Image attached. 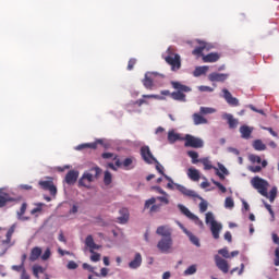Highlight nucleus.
I'll return each mask as SVG.
<instances>
[{"label": "nucleus", "instance_id": "obj_1", "mask_svg": "<svg viewBox=\"0 0 279 279\" xmlns=\"http://www.w3.org/2000/svg\"><path fill=\"white\" fill-rule=\"evenodd\" d=\"M162 196L151 197L145 202L144 208L150 207V213H160V208H162V204L165 206L169 205V193L163 192ZM160 202L161 204H156V202Z\"/></svg>", "mask_w": 279, "mask_h": 279}, {"label": "nucleus", "instance_id": "obj_2", "mask_svg": "<svg viewBox=\"0 0 279 279\" xmlns=\"http://www.w3.org/2000/svg\"><path fill=\"white\" fill-rule=\"evenodd\" d=\"M99 175H101V168L94 167L89 172H84L82 178L78 180V186H85L88 189L92 182H95Z\"/></svg>", "mask_w": 279, "mask_h": 279}, {"label": "nucleus", "instance_id": "obj_3", "mask_svg": "<svg viewBox=\"0 0 279 279\" xmlns=\"http://www.w3.org/2000/svg\"><path fill=\"white\" fill-rule=\"evenodd\" d=\"M171 86L178 90L170 94L171 99H174V101H186L184 93H191V87L182 85L180 82H171Z\"/></svg>", "mask_w": 279, "mask_h": 279}, {"label": "nucleus", "instance_id": "obj_4", "mask_svg": "<svg viewBox=\"0 0 279 279\" xmlns=\"http://www.w3.org/2000/svg\"><path fill=\"white\" fill-rule=\"evenodd\" d=\"M253 189H255L263 197H269L267 190L269 189V182L260 177H254L251 180Z\"/></svg>", "mask_w": 279, "mask_h": 279}, {"label": "nucleus", "instance_id": "obj_5", "mask_svg": "<svg viewBox=\"0 0 279 279\" xmlns=\"http://www.w3.org/2000/svg\"><path fill=\"white\" fill-rule=\"evenodd\" d=\"M167 53L168 56L165 57V61L167 64L171 65V71H180V69H182V59L180 58V54L172 53L171 48H168Z\"/></svg>", "mask_w": 279, "mask_h": 279}, {"label": "nucleus", "instance_id": "obj_6", "mask_svg": "<svg viewBox=\"0 0 279 279\" xmlns=\"http://www.w3.org/2000/svg\"><path fill=\"white\" fill-rule=\"evenodd\" d=\"M182 141H184V147H192L193 149H202L204 147V141L191 134H186L182 137Z\"/></svg>", "mask_w": 279, "mask_h": 279}, {"label": "nucleus", "instance_id": "obj_7", "mask_svg": "<svg viewBox=\"0 0 279 279\" xmlns=\"http://www.w3.org/2000/svg\"><path fill=\"white\" fill-rule=\"evenodd\" d=\"M157 247L162 254H169V252H171V247H173V239L161 238V240L157 244Z\"/></svg>", "mask_w": 279, "mask_h": 279}, {"label": "nucleus", "instance_id": "obj_8", "mask_svg": "<svg viewBox=\"0 0 279 279\" xmlns=\"http://www.w3.org/2000/svg\"><path fill=\"white\" fill-rule=\"evenodd\" d=\"M141 156L147 165H154V162H158V159L154 157V154H151V149H149V146H143L141 148Z\"/></svg>", "mask_w": 279, "mask_h": 279}, {"label": "nucleus", "instance_id": "obj_9", "mask_svg": "<svg viewBox=\"0 0 279 279\" xmlns=\"http://www.w3.org/2000/svg\"><path fill=\"white\" fill-rule=\"evenodd\" d=\"M199 162H202V165L204 166L205 171H210V169H215L216 175H218L220 180H226V177L219 171L217 167L213 166V162L210 161V159H208V157L199 159Z\"/></svg>", "mask_w": 279, "mask_h": 279}, {"label": "nucleus", "instance_id": "obj_10", "mask_svg": "<svg viewBox=\"0 0 279 279\" xmlns=\"http://www.w3.org/2000/svg\"><path fill=\"white\" fill-rule=\"evenodd\" d=\"M39 186L44 190V191H49L50 195H57L58 193V189L56 187V185L53 184V180H49V181H39Z\"/></svg>", "mask_w": 279, "mask_h": 279}, {"label": "nucleus", "instance_id": "obj_11", "mask_svg": "<svg viewBox=\"0 0 279 279\" xmlns=\"http://www.w3.org/2000/svg\"><path fill=\"white\" fill-rule=\"evenodd\" d=\"M215 263L218 269L222 271V274H228L230 271V265H228V260L221 258L219 255L215 256Z\"/></svg>", "mask_w": 279, "mask_h": 279}, {"label": "nucleus", "instance_id": "obj_12", "mask_svg": "<svg viewBox=\"0 0 279 279\" xmlns=\"http://www.w3.org/2000/svg\"><path fill=\"white\" fill-rule=\"evenodd\" d=\"M174 186L177 190H179L180 193H182V195H185V197H199V195H197V193H195V191L189 190L184 185H180V184L175 183Z\"/></svg>", "mask_w": 279, "mask_h": 279}, {"label": "nucleus", "instance_id": "obj_13", "mask_svg": "<svg viewBox=\"0 0 279 279\" xmlns=\"http://www.w3.org/2000/svg\"><path fill=\"white\" fill-rule=\"evenodd\" d=\"M222 93H223V98L226 99L227 104H229V106H233V107L239 106V100L232 96L230 90H228L227 88H223Z\"/></svg>", "mask_w": 279, "mask_h": 279}, {"label": "nucleus", "instance_id": "obj_14", "mask_svg": "<svg viewBox=\"0 0 279 279\" xmlns=\"http://www.w3.org/2000/svg\"><path fill=\"white\" fill-rule=\"evenodd\" d=\"M171 228L169 226H160L156 230V234L162 236L161 239H171Z\"/></svg>", "mask_w": 279, "mask_h": 279}, {"label": "nucleus", "instance_id": "obj_15", "mask_svg": "<svg viewBox=\"0 0 279 279\" xmlns=\"http://www.w3.org/2000/svg\"><path fill=\"white\" fill-rule=\"evenodd\" d=\"M143 265V255L136 253L134 258L129 263L130 269H138Z\"/></svg>", "mask_w": 279, "mask_h": 279}, {"label": "nucleus", "instance_id": "obj_16", "mask_svg": "<svg viewBox=\"0 0 279 279\" xmlns=\"http://www.w3.org/2000/svg\"><path fill=\"white\" fill-rule=\"evenodd\" d=\"M98 145H104V140H96L93 143L81 144L76 147V149H97Z\"/></svg>", "mask_w": 279, "mask_h": 279}, {"label": "nucleus", "instance_id": "obj_17", "mask_svg": "<svg viewBox=\"0 0 279 279\" xmlns=\"http://www.w3.org/2000/svg\"><path fill=\"white\" fill-rule=\"evenodd\" d=\"M10 202H16V198L10 196V194L3 191H0V208L5 207Z\"/></svg>", "mask_w": 279, "mask_h": 279}, {"label": "nucleus", "instance_id": "obj_18", "mask_svg": "<svg viewBox=\"0 0 279 279\" xmlns=\"http://www.w3.org/2000/svg\"><path fill=\"white\" fill-rule=\"evenodd\" d=\"M206 49V43L204 41H198V46H196L193 51L192 56H196V58H203L204 59V51Z\"/></svg>", "mask_w": 279, "mask_h": 279}, {"label": "nucleus", "instance_id": "obj_19", "mask_svg": "<svg viewBox=\"0 0 279 279\" xmlns=\"http://www.w3.org/2000/svg\"><path fill=\"white\" fill-rule=\"evenodd\" d=\"M208 80L209 82H226L228 80V74L214 72L208 75Z\"/></svg>", "mask_w": 279, "mask_h": 279}, {"label": "nucleus", "instance_id": "obj_20", "mask_svg": "<svg viewBox=\"0 0 279 279\" xmlns=\"http://www.w3.org/2000/svg\"><path fill=\"white\" fill-rule=\"evenodd\" d=\"M221 54L219 52H210L208 54L203 56V62L213 63L219 62Z\"/></svg>", "mask_w": 279, "mask_h": 279}, {"label": "nucleus", "instance_id": "obj_21", "mask_svg": "<svg viewBox=\"0 0 279 279\" xmlns=\"http://www.w3.org/2000/svg\"><path fill=\"white\" fill-rule=\"evenodd\" d=\"M41 255H43V248H40L39 246L33 247L29 254L31 263H36V260H38V258H40Z\"/></svg>", "mask_w": 279, "mask_h": 279}, {"label": "nucleus", "instance_id": "obj_22", "mask_svg": "<svg viewBox=\"0 0 279 279\" xmlns=\"http://www.w3.org/2000/svg\"><path fill=\"white\" fill-rule=\"evenodd\" d=\"M223 119H226L230 130H235L239 125V120L234 119V116L227 113L223 116Z\"/></svg>", "mask_w": 279, "mask_h": 279}, {"label": "nucleus", "instance_id": "obj_23", "mask_svg": "<svg viewBox=\"0 0 279 279\" xmlns=\"http://www.w3.org/2000/svg\"><path fill=\"white\" fill-rule=\"evenodd\" d=\"M120 216L118 217L119 223H128L130 220V210L128 208H121L119 210Z\"/></svg>", "mask_w": 279, "mask_h": 279}, {"label": "nucleus", "instance_id": "obj_24", "mask_svg": "<svg viewBox=\"0 0 279 279\" xmlns=\"http://www.w3.org/2000/svg\"><path fill=\"white\" fill-rule=\"evenodd\" d=\"M27 211V203H23L20 210L16 213L19 221H29L28 216H23Z\"/></svg>", "mask_w": 279, "mask_h": 279}, {"label": "nucleus", "instance_id": "obj_25", "mask_svg": "<svg viewBox=\"0 0 279 279\" xmlns=\"http://www.w3.org/2000/svg\"><path fill=\"white\" fill-rule=\"evenodd\" d=\"M248 159L251 160V162H253L254 165H260L262 163V167L263 169H265V167H267V160H263L260 158V156L258 155H250L248 156Z\"/></svg>", "mask_w": 279, "mask_h": 279}, {"label": "nucleus", "instance_id": "obj_26", "mask_svg": "<svg viewBox=\"0 0 279 279\" xmlns=\"http://www.w3.org/2000/svg\"><path fill=\"white\" fill-rule=\"evenodd\" d=\"M85 245L89 247V252H93L95 250H99V245L95 243V240L93 239V235H87L85 239Z\"/></svg>", "mask_w": 279, "mask_h": 279}, {"label": "nucleus", "instance_id": "obj_27", "mask_svg": "<svg viewBox=\"0 0 279 279\" xmlns=\"http://www.w3.org/2000/svg\"><path fill=\"white\" fill-rule=\"evenodd\" d=\"M187 177L190 178V180H192L193 182H199V170L195 169V168H190L187 170Z\"/></svg>", "mask_w": 279, "mask_h": 279}, {"label": "nucleus", "instance_id": "obj_28", "mask_svg": "<svg viewBox=\"0 0 279 279\" xmlns=\"http://www.w3.org/2000/svg\"><path fill=\"white\" fill-rule=\"evenodd\" d=\"M253 129L247 125H242L240 128L241 136L245 140L251 138Z\"/></svg>", "mask_w": 279, "mask_h": 279}, {"label": "nucleus", "instance_id": "obj_29", "mask_svg": "<svg viewBox=\"0 0 279 279\" xmlns=\"http://www.w3.org/2000/svg\"><path fill=\"white\" fill-rule=\"evenodd\" d=\"M208 65L196 66L193 72L194 77H201V75H206V73H208Z\"/></svg>", "mask_w": 279, "mask_h": 279}, {"label": "nucleus", "instance_id": "obj_30", "mask_svg": "<svg viewBox=\"0 0 279 279\" xmlns=\"http://www.w3.org/2000/svg\"><path fill=\"white\" fill-rule=\"evenodd\" d=\"M210 230L213 233L214 239H219V232H221V223L218 222H213V225H210Z\"/></svg>", "mask_w": 279, "mask_h": 279}, {"label": "nucleus", "instance_id": "obj_31", "mask_svg": "<svg viewBox=\"0 0 279 279\" xmlns=\"http://www.w3.org/2000/svg\"><path fill=\"white\" fill-rule=\"evenodd\" d=\"M193 121H194V125H204V124L208 123V120H206V118H204L199 113L193 114Z\"/></svg>", "mask_w": 279, "mask_h": 279}, {"label": "nucleus", "instance_id": "obj_32", "mask_svg": "<svg viewBox=\"0 0 279 279\" xmlns=\"http://www.w3.org/2000/svg\"><path fill=\"white\" fill-rule=\"evenodd\" d=\"M168 141H169V143L173 144L178 141H184V140H182L180 134L175 133V131H169L168 132Z\"/></svg>", "mask_w": 279, "mask_h": 279}, {"label": "nucleus", "instance_id": "obj_33", "mask_svg": "<svg viewBox=\"0 0 279 279\" xmlns=\"http://www.w3.org/2000/svg\"><path fill=\"white\" fill-rule=\"evenodd\" d=\"M155 163H157L156 169H157L158 173H160L165 178V180H167L168 182H173V179H171V177H169L165 173V167H162V165H160V162L158 160Z\"/></svg>", "mask_w": 279, "mask_h": 279}, {"label": "nucleus", "instance_id": "obj_34", "mask_svg": "<svg viewBox=\"0 0 279 279\" xmlns=\"http://www.w3.org/2000/svg\"><path fill=\"white\" fill-rule=\"evenodd\" d=\"M16 230V223L12 225L10 229L7 232V239L3 241L7 245L12 242V234H14V231Z\"/></svg>", "mask_w": 279, "mask_h": 279}, {"label": "nucleus", "instance_id": "obj_35", "mask_svg": "<svg viewBox=\"0 0 279 279\" xmlns=\"http://www.w3.org/2000/svg\"><path fill=\"white\" fill-rule=\"evenodd\" d=\"M184 232L189 236L191 243H193V245H196V247H199V245H201L199 244V239L195 234H193L191 231H189L186 229L184 230Z\"/></svg>", "mask_w": 279, "mask_h": 279}, {"label": "nucleus", "instance_id": "obj_36", "mask_svg": "<svg viewBox=\"0 0 279 279\" xmlns=\"http://www.w3.org/2000/svg\"><path fill=\"white\" fill-rule=\"evenodd\" d=\"M179 210L182 213V215H184L185 217H187V219H191L194 217L195 214L191 213V210H189V208H186V206L179 204L178 205Z\"/></svg>", "mask_w": 279, "mask_h": 279}, {"label": "nucleus", "instance_id": "obj_37", "mask_svg": "<svg viewBox=\"0 0 279 279\" xmlns=\"http://www.w3.org/2000/svg\"><path fill=\"white\" fill-rule=\"evenodd\" d=\"M253 147L256 151H265V149H267V146L260 140H255L253 142Z\"/></svg>", "mask_w": 279, "mask_h": 279}, {"label": "nucleus", "instance_id": "obj_38", "mask_svg": "<svg viewBox=\"0 0 279 279\" xmlns=\"http://www.w3.org/2000/svg\"><path fill=\"white\" fill-rule=\"evenodd\" d=\"M143 85L148 89L151 90V88H154V81L151 78H149V76H147V74L145 75V78L143 80Z\"/></svg>", "mask_w": 279, "mask_h": 279}, {"label": "nucleus", "instance_id": "obj_39", "mask_svg": "<svg viewBox=\"0 0 279 279\" xmlns=\"http://www.w3.org/2000/svg\"><path fill=\"white\" fill-rule=\"evenodd\" d=\"M187 156L190 158H192L193 165H197V162H199V159H197V158H199V154H197V151L190 150V151H187Z\"/></svg>", "mask_w": 279, "mask_h": 279}, {"label": "nucleus", "instance_id": "obj_40", "mask_svg": "<svg viewBox=\"0 0 279 279\" xmlns=\"http://www.w3.org/2000/svg\"><path fill=\"white\" fill-rule=\"evenodd\" d=\"M278 195V187H272L269 192L268 199L271 204L276 202V196Z\"/></svg>", "mask_w": 279, "mask_h": 279}, {"label": "nucleus", "instance_id": "obj_41", "mask_svg": "<svg viewBox=\"0 0 279 279\" xmlns=\"http://www.w3.org/2000/svg\"><path fill=\"white\" fill-rule=\"evenodd\" d=\"M197 272V265H191L187 269L184 270V276H193V274Z\"/></svg>", "mask_w": 279, "mask_h": 279}, {"label": "nucleus", "instance_id": "obj_42", "mask_svg": "<svg viewBox=\"0 0 279 279\" xmlns=\"http://www.w3.org/2000/svg\"><path fill=\"white\" fill-rule=\"evenodd\" d=\"M198 199H202L199 203V211L201 213H206L208 210V202L204 201L201 196L197 197Z\"/></svg>", "mask_w": 279, "mask_h": 279}, {"label": "nucleus", "instance_id": "obj_43", "mask_svg": "<svg viewBox=\"0 0 279 279\" xmlns=\"http://www.w3.org/2000/svg\"><path fill=\"white\" fill-rule=\"evenodd\" d=\"M45 271V268L43 266L35 265L33 266V274L35 278H38V274H43Z\"/></svg>", "mask_w": 279, "mask_h": 279}, {"label": "nucleus", "instance_id": "obj_44", "mask_svg": "<svg viewBox=\"0 0 279 279\" xmlns=\"http://www.w3.org/2000/svg\"><path fill=\"white\" fill-rule=\"evenodd\" d=\"M205 221L206 223H210V226H213V223H217V221L215 220V216L210 211L206 214Z\"/></svg>", "mask_w": 279, "mask_h": 279}, {"label": "nucleus", "instance_id": "obj_45", "mask_svg": "<svg viewBox=\"0 0 279 279\" xmlns=\"http://www.w3.org/2000/svg\"><path fill=\"white\" fill-rule=\"evenodd\" d=\"M92 256H90V260L93 263H99L101 260V254L96 253L95 251L90 252Z\"/></svg>", "mask_w": 279, "mask_h": 279}, {"label": "nucleus", "instance_id": "obj_46", "mask_svg": "<svg viewBox=\"0 0 279 279\" xmlns=\"http://www.w3.org/2000/svg\"><path fill=\"white\" fill-rule=\"evenodd\" d=\"M199 112L201 114H213L215 109L210 107H201Z\"/></svg>", "mask_w": 279, "mask_h": 279}, {"label": "nucleus", "instance_id": "obj_47", "mask_svg": "<svg viewBox=\"0 0 279 279\" xmlns=\"http://www.w3.org/2000/svg\"><path fill=\"white\" fill-rule=\"evenodd\" d=\"M104 182L107 186L112 184V174L109 171L105 172Z\"/></svg>", "mask_w": 279, "mask_h": 279}, {"label": "nucleus", "instance_id": "obj_48", "mask_svg": "<svg viewBox=\"0 0 279 279\" xmlns=\"http://www.w3.org/2000/svg\"><path fill=\"white\" fill-rule=\"evenodd\" d=\"M132 162H134V158L132 157L125 158L122 161V167H124V169H128L129 167H132Z\"/></svg>", "mask_w": 279, "mask_h": 279}, {"label": "nucleus", "instance_id": "obj_49", "mask_svg": "<svg viewBox=\"0 0 279 279\" xmlns=\"http://www.w3.org/2000/svg\"><path fill=\"white\" fill-rule=\"evenodd\" d=\"M192 221H194V223L196 226H198L199 228H204V221H202L199 219V217H197L196 215H194V217L190 218Z\"/></svg>", "mask_w": 279, "mask_h": 279}, {"label": "nucleus", "instance_id": "obj_50", "mask_svg": "<svg viewBox=\"0 0 279 279\" xmlns=\"http://www.w3.org/2000/svg\"><path fill=\"white\" fill-rule=\"evenodd\" d=\"M225 206L227 208H234V199H232V197H227L225 201Z\"/></svg>", "mask_w": 279, "mask_h": 279}, {"label": "nucleus", "instance_id": "obj_51", "mask_svg": "<svg viewBox=\"0 0 279 279\" xmlns=\"http://www.w3.org/2000/svg\"><path fill=\"white\" fill-rule=\"evenodd\" d=\"M211 182L219 189V191H221V193H226L227 189L223 184L219 183V181H215L214 179H211Z\"/></svg>", "mask_w": 279, "mask_h": 279}, {"label": "nucleus", "instance_id": "obj_52", "mask_svg": "<svg viewBox=\"0 0 279 279\" xmlns=\"http://www.w3.org/2000/svg\"><path fill=\"white\" fill-rule=\"evenodd\" d=\"M49 258H51V250L46 248V251L41 255V260H49Z\"/></svg>", "mask_w": 279, "mask_h": 279}, {"label": "nucleus", "instance_id": "obj_53", "mask_svg": "<svg viewBox=\"0 0 279 279\" xmlns=\"http://www.w3.org/2000/svg\"><path fill=\"white\" fill-rule=\"evenodd\" d=\"M142 97L143 99H165V97L155 94L143 95Z\"/></svg>", "mask_w": 279, "mask_h": 279}, {"label": "nucleus", "instance_id": "obj_54", "mask_svg": "<svg viewBox=\"0 0 279 279\" xmlns=\"http://www.w3.org/2000/svg\"><path fill=\"white\" fill-rule=\"evenodd\" d=\"M218 169L220 170V173L226 178V175H228V169L226 168V166H223V163H218Z\"/></svg>", "mask_w": 279, "mask_h": 279}, {"label": "nucleus", "instance_id": "obj_55", "mask_svg": "<svg viewBox=\"0 0 279 279\" xmlns=\"http://www.w3.org/2000/svg\"><path fill=\"white\" fill-rule=\"evenodd\" d=\"M218 254H220L221 256H223V258H230V252L228 251V248H221L218 251Z\"/></svg>", "mask_w": 279, "mask_h": 279}, {"label": "nucleus", "instance_id": "obj_56", "mask_svg": "<svg viewBox=\"0 0 279 279\" xmlns=\"http://www.w3.org/2000/svg\"><path fill=\"white\" fill-rule=\"evenodd\" d=\"M264 206H265L266 210H268L269 215H271L272 219H275L276 214L274 213V209L271 208V205L264 202Z\"/></svg>", "mask_w": 279, "mask_h": 279}, {"label": "nucleus", "instance_id": "obj_57", "mask_svg": "<svg viewBox=\"0 0 279 279\" xmlns=\"http://www.w3.org/2000/svg\"><path fill=\"white\" fill-rule=\"evenodd\" d=\"M135 64H136V59L135 58L130 59L128 63V71H132Z\"/></svg>", "mask_w": 279, "mask_h": 279}, {"label": "nucleus", "instance_id": "obj_58", "mask_svg": "<svg viewBox=\"0 0 279 279\" xmlns=\"http://www.w3.org/2000/svg\"><path fill=\"white\" fill-rule=\"evenodd\" d=\"M12 269H13V271H22V274H23V269H25V264H21V265H14V266H12Z\"/></svg>", "mask_w": 279, "mask_h": 279}, {"label": "nucleus", "instance_id": "obj_59", "mask_svg": "<svg viewBox=\"0 0 279 279\" xmlns=\"http://www.w3.org/2000/svg\"><path fill=\"white\" fill-rule=\"evenodd\" d=\"M95 276H97L99 278V276H102V278H106V276H108V268H101L100 269V275L99 272H94Z\"/></svg>", "mask_w": 279, "mask_h": 279}, {"label": "nucleus", "instance_id": "obj_60", "mask_svg": "<svg viewBox=\"0 0 279 279\" xmlns=\"http://www.w3.org/2000/svg\"><path fill=\"white\" fill-rule=\"evenodd\" d=\"M198 90L202 93H213V87L202 85L198 87Z\"/></svg>", "mask_w": 279, "mask_h": 279}, {"label": "nucleus", "instance_id": "obj_61", "mask_svg": "<svg viewBox=\"0 0 279 279\" xmlns=\"http://www.w3.org/2000/svg\"><path fill=\"white\" fill-rule=\"evenodd\" d=\"M36 213H43V204H39L37 207L31 210V215H36Z\"/></svg>", "mask_w": 279, "mask_h": 279}, {"label": "nucleus", "instance_id": "obj_62", "mask_svg": "<svg viewBox=\"0 0 279 279\" xmlns=\"http://www.w3.org/2000/svg\"><path fill=\"white\" fill-rule=\"evenodd\" d=\"M71 169V166L70 165H65L63 167H57L56 168V171H59V173H64V171Z\"/></svg>", "mask_w": 279, "mask_h": 279}, {"label": "nucleus", "instance_id": "obj_63", "mask_svg": "<svg viewBox=\"0 0 279 279\" xmlns=\"http://www.w3.org/2000/svg\"><path fill=\"white\" fill-rule=\"evenodd\" d=\"M250 171H252L253 173H260V171H263V167H260V166H252L250 168Z\"/></svg>", "mask_w": 279, "mask_h": 279}, {"label": "nucleus", "instance_id": "obj_64", "mask_svg": "<svg viewBox=\"0 0 279 279\" xmlns=\"http://www.w3.org/2000/svg\"><path fill=\"white\" fill-rule=\"evenodd\" d=\"M64 182L68 183L69 185H71V170L68 171Z\"/></svg>", "mask_w": 279, "mask_h": 279}]
</instances>
